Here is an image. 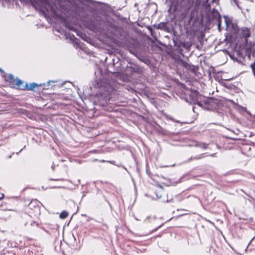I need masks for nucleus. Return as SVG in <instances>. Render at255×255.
Masks as SVG:
<instances>
[{"instance_id": "obj_12", "label": "nucleus", "mask_w": 255, "mask_h": 255, "mask_svg": "<svg viewBox=\"0 0 255 255\" xmlns=\"http://www.w3.org/2000/svg\"><path fill=\"white\" fill-rule=\"evenodd\" d=\"M165 23H160L157 26V28L159 29H162L165 26Z\"/></svg>"}, {"instance_id": "obj_20", "label": "nucleus", "mask_w": 255, "mask_h": 255, "mask_svg": "<svg viewBox=\"0 0 255 255\" xmlns=\"http://www.w3.org/2000/svg\"><path fill=\"white\" fill-rule=\"evenodd\" d=\"M216 1V0H212L213 2H215Z\"/></svg>"}, {"instance_id": "obj_18", "label": "nucleus", "mask_w": 255, "mask_h": 255, "mask_svg": "<svg viewBox=\"0 0 255 255\" xmlns=\"http://www.w3.org/2000/svg\"><path fill=\"white\" fill-rule=\"evenodd\" d=\"M134 71L135 72H136V73H139L140 72L139 69H137L136 70H135Z\"/></svg>"}, {"instance_id": "obj_6", "label": "nucleus", "mask_w": 255, "mask_h": 255, "mask_svg": "<svg viewBox=\"0 0 255 255\" xmlns=\"http://www.w3.org/2000/svg\"><path fill=\"white\" fill-rule=\"evenodd\" d=\"M182 66L185 67L187 70L193 72L195 73L196 71V69L195 66L193 65H191L189 63H188L185 61H182Z\"/></svg>"}, {"instance_id": "obj_22", "label": "nucleus", "mask_w": 255, "mask_h": 255, "mask_svg": "<svg viewBox=\"0 0 255 255\" xmlns=\"http://www.w3.org/2000/svg\"><path fill=\"white\" fill-rule=\"evenodd\" d=\"M1 71V70L0 69V71Z\"/></svg>"}, {"instance_id": "obj_7", "label": "nucleus", "mask_w": 255, "mask_h": 255, "mask_svg": "<svg viewBox=\"0 0 255 255\" xmlns=\"http://www.w3.org/2000/svg\"><path fill=\"white\" fill-rule=\"evenodd\" d=\"M205 157V154H201L196 156H192L185 161V163H189L193 160H200Z\"/></svg>"}, {"instance_id": "obj_3", "label": "nucleus", "mask_w": 255, "mask_h": 255, "mask_svg": "<svg viewBox=\"0 0 255 255\" xmlns=\"http://www.w3.org/2000/svg\"><path fill=\"white\" fill-rule=\"evenodd\" d=\"M163 188L159 185L155 186L149 191L150 196L154 199H160L165 194Z\"/></svg>"}, {"instance_id": "obj_8", "label": "nucleus", "mask_w": 255, "mask_h": 255, "mask_svg": "<svg viewBox=\"0 0 255 255\" xmlns=\"http://www.w3.org/2000/svg\"><path fill=\"white\" fill-rule=\"evenodd\" d=\"M38 86V84L32 83L30 84H25V90H33L35 88Z\"/></svg>"}, {"instance_id": "obj_2", "label": "nucleus", "mask_w": 255, "mask_h": 255, "mask_svg": "<svg viewBox=\"0 0 255 255\" xmlns=\"http://www.w3.org/2000/svg\"><path fill=\"white\" fill-rule=\"evenodd\" d=\"M7 81L13 87L19 90H25V84H24L23 81L18 78L15 79L13 75L9 74Z\"/></svg>"}, {"instance_id": "obj_4", "label": "nucleus", "mask_w": 255, "mask_h": 255, "mask_svg": "<svg viewBox=\"0 0 255 255\" xmlns=\"http://www.w3.org/2000/svg\"><path fill=\"white\" fill-rule=\"evenodd\" d=\"M242 150L248 156L255 157V147L245 145L243 146Z\"/></svg>"}, {"instance_id": "obj_11", "label": "nucleus", "mask_w": 255, "mask_h": 255, "mask_svg": "<svg viewBox=\"0 0 255 255\" xmlns=\"http://www.w3.org/2000/svg\"><path fill=\"white\" fill-rule=\"evenodd\" d=\"M224 18L225 20V22L226 24L227 27H228L229 26V23L231 22V20L227 16H224Z\"/></svg>"}, {"instance_id": "obj_9", "label": "nucleus", "mask_w": 255, "mask_h": 255, "mask_svg": "<svg viewBox=\"0 0 255 255\" xmlns=\"http://www.w3.org/2000/svg\"><path fill=\"white\" fill-rule=\"evenodd\" d=\"M68 215L69 214L68 212L66 211H63L60 213L59 217L62 219H65L68 216Z\"/></svg>"}, {"instance_id": "obj_1", "label": "nucleus", "mask_w": 255, "mask_h": 255, "mask_svg": "<svg viewBox=\"0 0 255 255\" xmlns=\"http://www.w3.org/2000/svg\"><path fill=\"white\" fill-rule=\"evenodd\" d=\"M26 212L31 218H38L40 215L38 201L37 200H32L26 208Z\"/></svg>"}, {"instance_id": "obj_19", "label": "nucleus", "mask_w": 255, "mask_h": 255, "mask_svg": "<svg viewBox=\"0 0 255 255\" xmlns=\"http://www.w3.org/2000/svg\"><path fill=\"white\" fill-rule=\"evenodd\" d=\"M234 0V1L235 3H237V0Z\"/></svg>"}, {"instance_id": "obj_14", "label": "nucleus", "mask_w": 255, "mask_h": 255, "mask_svg": "<svg viewBox=\"0 0 255 255\" xmlns=\"http://www.w3.org/2000/svg\"><path fill=\"white\" fill-rule=\"evenodd\" d=\"M30 224L31 226H36V227H37L38 226V223L34 221L31 222Z\"/></svg>"}, {"instance_id": "obj_10", "label": "nucleus", "mask_w": 255, "mask_h": 255, "mask_svg": "<svg viewBox=\"0 0 255 255\" xmlns=\"http://www.w3.org/2000/svg\"><path fill=\"white\" fill-rule=\"evenodd\" d=\"M218 30L219 31H221V24H222V20H221V16H219V17H218Z\"/></svg>"}, {"instance_id": "obj_13", "label": "nucleus", "mask_w": 255, "mask_h": 255, "mask_svg": "<svg viewBox=\"0 0 255 255\" xmlns=\"http://www.w3.org/2000/svg\"><path fill=\"white\" fill-rule=\"evenodd\" d=\"M251 66L252 67V69L253 72L254 73V74L255 76V63H254L253 64H252L251 65Z\"/></svg>"}, {"instance_id": "obj_5", "label": "nucleus", "mask_w": 255, "mask_h": 255, "mask_svg": "<svg viewBox=\"0 0 255 255\" xmlns=\"http://www.w3.org/2000/svg\"><path fill=\"white\" fill-rule=\"evenodd\" d=\"M241 34L242 36L247 41L248 38L251 36L250 29L247 27H243L241 30Z\"/></svg>"}, {"instance_id": "obj_15", "label": "nucleus", "mask_w": 255, "mask_h": 255, "mask_svg": "<svg viewBox=\"0 0 255 255\" xmlns=\"http://www.w3.org/2000/svg\"><path fill=\"white\" fill-rule=\"evenodd\" d=\"M50 180L52 181H59V180H63L62 179H50Z\"/></svg>"}, {"instance_id": "obj_16", "label": "nucleus", "mask_w": 255, "mask_h": 255, "mask_svg": "<svg viewBox=\"0 0 255 255\" xmlns=\"http://www.w3.org/2000/svg\"><path fill=\"white\" fill-rule=\"evenodd\" d=\"M4 197V195L3 193H1V197H0V200H2V199H3Z\"/></svg>"}, {"instance_id": "obj_21", "label": "nucleus", "mask_w": 255, "mask_h": 255, "mask_svg": "<svg viewBox=\"0 0 255 255\" xmlns=\"http://www.w3.org/2000/svg\"><path fill=\"white\" fill-rule=\"evenodd\" d=\"M27 224H28V223H26L25 224V225H27Z\"/></svg>"}, {"instance_id": "obj_17", "label": "nucleus", "mask_w": 255, "mask_h": 255, "mask_svg": "<svg viewBox=\"0 0 255 255\" xmlns=\"http://www.w3.org/2000/svg\"><path fill=\"white\" fill-rule=\"evenodd\" d=\"M161 227V225L160 226H158L157 227L155 228L154 229V230H153V231H156L158 229H159V228H160Z\"/></svg>"}]
</instances>
